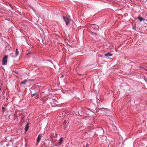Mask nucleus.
Listing matches in <instances>:
<instances>
[{
    "mask_svg": "<svg viewBox=\"0 0 147 147\" xmlns=\"http://www.w3.org/2000/svg\"><path fill=\"white\" fill-rule=\"evenodd\" d=\"M8 56L6 55L2 59V64L3 65H6L7 63Z\"/></svg>",
    "mask_w": 147,
    "mask_h": 147,
    "instance_id": "f257e3e1",
    "label": "nucleus"
},
{
    "mask_svg": "<svg viewBox=\"0 0 147 147\" xmlns=\"http://www.w3.org/2000/svg\"><path fill=\"white\" fill-rule=\"evenodd\" d=\"M63 18L65 22L66 25L67 26L71 21V19L70 18H69L66 17L65 16H63Z\"/></svg>",
    "mask_w": 147,
    "mask_h": 147,
    "instance_id": "f03ea898",
    "label": "nucleus"
},
{
    "mask_svg": "<svg viewBox=\"0 0 147 147\" xmlns=\"http://www.w3.org/2000/svg\"><path fill=\"white\" fill-rule=\"evenodd\" d=\"M41 137V135L39 134L38 135L37 140V142L38 143L39 142Z\"/></svg>",
    "mask_w": 147,
    "mask_h": 147,
    "instance_id": "7ed1b4c3",
    "label": "nucleus"
},
{
    "mask_svg": "<svg viewBox=\"0 0 147 147\" xmlns=\"http://www.w3.org/2000/svg\"><path fill=\"white\" fill-rule=\"evenodd\" d=\"M29 128L28 126V123L27 125H26V127L25 128V131H28Z\"/></svg>",
    "mask_w": 147,
    "mask_h": 147,
    "instance_id": "20e7f679",
    "label": "nucleus"
},
{
    "mask_svg": "<svg viewBox=\"0 0 147 147\" xmlns=\"http://www.w3.org/2000/svg\"><path fill=\"white\" fill-rule=\"evenodd\" d=\"M27 80H25L21 82L20 83V84H25L27 82Z\"/></svg>",
    "mask_w": 147,
    "mask_h": 147,
    "instance_id": "39448f33",
    "label": "nucleus"
},
{
    "mask_svg": "<svg viewBox=\"0 0 147 147\" xmlns=\"http://www.w3.org/2000/svg\"><path fill=\"white\" fill-rule=\"evenodd\" d=\"M63 138H61L59 139L60 142L59 143V145H60L62 144V142L63 140Z\"/></svg>",
    "mask_w": 147,
    "mask_h": 147,
    "instance_id": "423d86ee",
    "label": "nucleus"
},
{
    "mask_svg": "<svg viewBox=\"0 0 147 147\" xmlns=\"http://www.w3.org/2000/svg\"><path fill=\"white\" fill-rule=\"evenodd\" d=\"M19 52L18 51V50L17 49H16V52H15V54H16V56H17L19 54Z\"/></svg>",
    "mask_w": 147,
    "mask_h": 147,
    "instance_id": "0eeeda50",
    "label": "nucleus"
},
{
    "mask_svg": "<svg viewBox=\"0 0 147 147\" xmlns=\"http://www.w3.org/2000/svg\"><path fill=\"white\" fill-rule=\"evenodd\" d=\"M112 54L110 53H107L105 54V56L107 57H110L112 56Z\"/></svg>",
    "mask_w": 147,
    "mask_h": 147,
    "instance_id": "6e6552de",
    "label": "nucleus"
},
{
    "mask_svg": "<svg viewBox=\"0 0 147 147\" xmlns=\"http://www.w3.org/2000/svg\"><path fill=\"white\" fill-rule=\"evenodd\" d=\"M138 19L140 21H142V20H144V19L142 17H138Z\"/></svg>",
    "mask_w": 147,
    "mask_h": 147,
    "instance_id": "1a4fd4ad",
    "label": "nucleus"
},
{
    "mask_svg": "<svg viewBox=\"0 0 147 147\" xmlns=\"http://www.w3.org/2000/svg\"><path fill=\"white\" fill-rule=\"evenodd\" d=\"M112 127L114 131H115L117 129L116 127L114 125L112 126Z\"/></svg>",
    "mask_w": 147,
    "mask_h": 147,
    "instance_id": "9d476101",
    "label": "nucleus"
},
{
    "mask_svg": "<svg viewBox=\"0 0 147 147\" xmlns=\"http://www.w3.org/2000/svg\"><path fill=\"white\" fill-rule=\"evenodd\" d=\"M36 94V93H35L32 94V96H35V94Z\"/></svg>",
    "mask_w": 147,
    "mask_h": 147,
    "instance_id": "9b49d317",
    "label": "nucleus"
},
{
    "mask_svg": "<svg viewBox=\"0 0 147 147\" xmlns=\"http://www.w3.org/2000/svg\"><path fill=\"white\" fill-rule=\"evenodd\" d=\"M2 109L3 111L5 109L3 107H2Z\"/></svg>",
    "mask_w": 147,
    "mask_h": 147,
    "instance_id": "f8f14e48",
    "label": "nucleus"
},
{
    "mask_svg": "<svg viewBox=\"0 0 147 147\" xmlns=\"http://www.w3.org/2000/svg\"><path fill=\"white\" fill-rule=\"evenodd\" d=\"M105 109L104 108H102L101 109H100L101 110H104V109Z\"/></svg>",
    "mask_w": 147,
    "mask_h": 147,
    "instance_id": "ddd939ff",
    "label": "nucleus"
},
{
    "mask_svg": "<svg viewBox=\"0 0 147 147\" xmlns=\"http://www.w3.org/2000/svg\"><path fill=\"white\" fill-rule=\"evenodd\" d=\"M33 54V53H30L28 54V55H29V54Z\"/></svg>",
    "mask_w": 147,
    "mask_h": 147,
    "instance_id": "4468645a",
    "label": "nucleus"
},
{
    "mask_svg": "<svg viewBox=\"0 0 147 147\" xmlns=\"http://www.w3.org/2000/svg\"><path fill=\"white\" fill-rule=\"evenodd\" d=\"M78 114H79V115H81L79 114V113H78Z\"/></svg>",
    "mask_w": 147,
    "mask_h": 147,
    "instance_id": "2eb2a0df",
    "label": "nucleus"
}]
</instances>
